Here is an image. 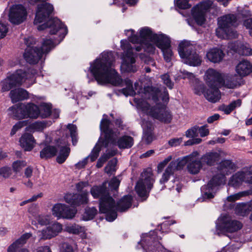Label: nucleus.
<instances>
[{"label":"nucleus","instance_id":"obj_1","mask_svg":"<svg viewBox=\"0 0 252 252\" xmlns=\"http://www.w3.org/2000/svg\"><path fill=\"white\" fill-rule=\"evenodd\" d=\"M125 33L131 42L139 43V45L134 49L127 40H121V47L124 50L121 69L124 71L135 72L137 70L135 63L136 55L134 53V50L139 52L143 49L146 52L154 53L157 46L161 50L166 62L172 60L173 54L171 48V41L166 35L161 32L154 33L148 27H144L139 30V37L134 34L132 30H126Z\"/></svg>","mask_w":252,"mask_h":252},{"label":"nucleus","instance_id":"obj_2","mask_svg":"<svg viewBox=\"0 0 252 252\" xmlns=\"http://www.w3.org/2000/svg\"><path fill=\"white\" fill-rule=\"evenodd\" d=\"M54 10L52 4L45 3L38 4L34 21V25H37L39 31L47 30L51 35H55L53 39L46 37L43 39L40 50L37 49L35 46V40L32 37L25 39L27 45L24 54L26 61L31 63L34 64L38 62L44 54L48 53L57 44H59L67 34L66 27L56 18L49 20L46 23L47 18Z\"/></svg>","mask_w":252,"mask_h":252},{"label":"nucleus","instance_id":"obj_3","mask_svg":"<svg viewBox=\"0 0 252 252\" xmlns=\"http://www.w3.org/2000/svg\"><path fill=\"white\" fill-rule=\"evenodd\" d=\"M114 57L112 52H103L98 58L90 63V70L97 83L100 85L110 84L115 86L124 87L122 93L126 96L136 94L141 86L138 82L134 84V89L132 82L128 79L123 80L118 72L113 68Z\"/></svg>","mask_w":252,"mask_h":252},{"label":"nucleus","instance_id":"obj_4","mask_svg":"<svg viewBox=\"0 0 252 252\" xmlns=\"http://www.w3.org/2000/svg\"><path fill=\"white\" fill-rule=\"evenodd\" d=\"M144 99L135 97L134 102L138 110L161 122L168 123L172 115L166 109L164 104L168 101V93L165 88L160 90L156 88L147 87L142 95Z\"/></svg>","mask_w":252,"mask_h":252},{"label":"nucleus","instance_id":"obj_5","mask_svg":"<svg viewBox=\"0 0 252 252\" xmlns=\"http://www.w3.org/2000/svg\"><path fill=\"white\" fill-rule=\"evenodd\" d=\"M106 184L105 182L100 186H94L91 189L90 192L94 198H99V211L105 214L106 220L111 222L117 217L116 210L124 212L131 206L132 198L129 195L124 196L116 206L114 199L109 196Z\"/></svg>","mask_w":252,"mask_h":252},{"label":"nucleus","instance_id":"obj_6","mask_svg":"<svg viewBox=\"0 0 252 252\" xmlns=\"http://www.w3.org/2000/svg\"><path fill=\"white\" fill-rule=\"evenodd\" d=\"M234 164L229 160L222 161L219 165V171L220 174H218L213 177L207 185L202 187V197L198 198L199 201L202 202L206 199H211L215 196L218 189V187L225 183V176L228 175L231 170H233Z\"/></svg>","mask_w":252,"mask_h":252},{"label":"nucleus","instance_id":"obj_7","mask_svg":"<svg viewBox=\"0 0 252 252\" xmlns=\"http://www.w3.org/2000/svg\"><path fill=\"white\" fill-rule=\"evenodd\" d=\"M106 117L107 116L104 115L100 122L101 136L90 155L87 157L92 162L97 158L102 147L108 148L116 145V139L118 134L111 129L110 122L107 119Z\"/></svg>","mask_w":252,"mask_h":252},{"label":"nucleus","instance_id":"obj_8","mask_svg":"<svg viewBox=\"0 0 252 252\" xmlns=\"http://www.w3.org/2000/svg\"><path fill=\"white\" fill-rule=\"evenodd\" d=\"M35 70L31 68L27 70H17L1 81L2 91H8L12 87L22 84L26 87H30L35 83Z\"/></svg>","mask_w":252,"mask_h":252},{"label":"nucleus","instance_id":"obj_9","mask_svg":"<svg viewBox=\"0 0 252 252\" xmlns=\"http://www.w3.org/2000/svg\"><path fill=\"white\" fill-rule=\"evenodd\" d=\"M8 111V115L15 119H36L39 118V106L33 103H19L10 107Z\"/></svg>","mask_w":252,"mask_h":252},{"label":"nucleus","instance_id":"obj_10","mask_svg":"<svg viewBox=\"0 0 252 252\" xmlns=\"http://www.w3.org/2000/svg\"><path fill=\"white\" fill-rule=\"evenodd\" d=\"M236 17L234 15H226L218 19V27L216 30L217 36L222 39L235 38L237 34L233 29L236 24Z\"/></svg>","mask_w":252,"mask_h":252},{"label":"nucleus","instance_id":"obj_11","mask_svg":"<svg viewBox=\"0 0 252 252\" xmlns=\"http://www.w3.org/2000/svg\"><path fill=\"white\" fill-rule=\"evenodd\" d=\"M178 52L182 62L190 66L199 65L202 62L201 58L194 50V47L189 42H181L178 47Z\"/></svg>","mask_w":252,"mask_h":252},{"label":"nucleus","instance_id":"obj_12","mask_svg":"<svg viewBox=\"0 0 252 252\" xmlns=\"http://www.w3.org/2000/svg\"><path fill=\"white\" fill-rule=\"evenodd\" d=\"M157 235V232L154 231L143 234L137 246V249L141 248L146 252H171L165 249L158 242Z\"/></svg>","mask_w":252,"mask_h":252},{"label":"nucleus","instance_id":"obj_13","mask_svg":"<svg viewBox=\"0 0 252 252\" xmlns=\"http://www.w3.org/2000/svg\"><path fill=\"white\" fill-rule=\"evenodd\" d=\"M154 181L151 170L143 171L135 188L138 196L141 197H147Z\"/></svg>","mask_w":252,"mask_h":252},{"label":"nucleus","instance_id":"obj_14","mask_svg":"<svg viewBox=\"0 0 252 252\" xmlns=\"http://www.w3.org/2000/svg\"><path fill=\"white\" fill-rule=\"evenodd\" d=\"M216 6L211 0L204 1L192 7L191 16L198 25H203L206 21V14L211 9L215 8Z\"/></svg>","mask_w":252,"mask_h":252},{"label":"nucleus","instance_id":"obj_15","mask_svg":"<svg viewBox=\"0 0 252 252\" xmlns=\"http://www.w3.org/2000/svg\"><path fill=\"white\" fill-rule=\"evenodd\" d=\"M242 224L238 221L231 220L227 215H221L216 222L217 231L220 232H232L242 228Z\"/></svg>","mask_w":252,"mask_h":252},{"label":"nucleus","instance_id":"obj_16","mask_svg":"<svg viewBox=\"0 0 252 252\" xmlns=\"http://www.w3.org/2000/svg\"><path fill=\"white\" fill-rule=\"evenodd\" d=\"M243 182L252 184V167L244 169L233 175L228 181V185L235 188L241 186Z\"/></svg>","mask_w":252,"mask_h":252},{"label":"nucleus","instance_id":"obj_17","mask_svg":"<svg viewBox=\"0 0 252 252\" xmlns=\"http://www.w3.org/2000/svg\"><path fill=\"white\" fill-rule=\"evenodd\" d=\"M52 214L58 219H71L75 217L77 210L71 208L67 205L62 203L55 204L52 208Z\"/></svg>","mask_w":252,"mask_h":252},{"label":"nucleus","instance_id":"obj_18","mask_svg":"<svg viewBox=\"0 0 252 252\" xmlns=\"http://www.w3.org/2000/svg\"><path fill=\"white\" fill-rule=\"evenodd\" d=\"M27 16V9L23 5L15 4L10 7L9 19L11 23L19 25L26 20Z\"/></svg>","mask_w":252,"mask_h":252},{"label":"nucleus","instance_id":"obj_19","mask_svg":"<svg viewBox=\"0 0 252 252\" xmlns=\"http://www.w3.org/2000/svg\"><path fill=\"white\" fill-rule=\"evenodd\" d=\"M223 74L212 69H208L205 74V80L209 87H222Z\"/></svg>","mask_w":252,"mask_h":252},{"label":"nucleus","instance_id":"obj_20","mask_svg":"<svg viewBox=\"0 0 252 252\" xmlns=\"http://www.w3.org/2000/svg\"><path fill=\"white\" fill-rule=\"evenodd\" d=\"M194 92L198 95L203 93L206 98L212 102H216L220 98V92L218 88L216 87H210V89L205 92L204 91V85L201 84L198 85L195 89Z\"/></svg>","mask_w":252,"mask_h":252},{"label":"nucleus","instance_id":"obj_21","mask_svg":"<svg viewBox=\"0 0 252 252\" xmlns=\"http://www.w3.org/2000/svg\"><path fill=\"white\" fill-rule=\"evenodd\" d=\"M63 230L62 225L58 222L55 221L43 229L40 233L41 238L49 239L58 235Z\"/></svg>","mask_w":252,"mask_h":252},{"label":"nucleus","instance_id":"obj_22","mask_svg":"<svg viewBox=\"0 0 252 252\" xmlns=\"http://www.w3.org/2000/svg\"><path fill=\"white\" fill-rule=\"evenodd\" d=\"M199 154L196 151L190 154V158L187 165V170L191 174H196L199 172L203 167V163L200 159L198 158Z\"/></svg>","mask_w":252,"mask_h":252},{"label":"nucleus","instance_id":"obj_23","mask_svg":"<svg viewBox=\"0 0 252 252\" xmlns=\"http://www.w3.org/2000/svg\"><path fill=\"white\" fill-rule=\"evenodd\" d=\"M32 236L31 233H25L19 239L10 245L7 249L8 252H18L27 243V240Z\"/></svg>","mask_w":252,"mask_h":252},{"label":"nucleus","instance_id":"obj_24","mask_svg":"<svg viewBox=\"0 0 252 252\" xmlns=\"http://www.w3.org/2000/svg\"><path fill=\"white\" fill-rule=\"evenodd\" d=\"M224 54L223 51L218 48L210 49L207 52L206 57L207 59L213 63H219L223 59Z\"/></svg>","mask_w":252,"mask_h":252},{"label":"nucleus","instance_id":"obj_25","mask_svg":"<svg viewBox=\"0 0 252 252\" xmlns=\"http://www.w3.org/2000/svg\"><path fill=\"white\" fill-rule=\"evenodd\" d=\"M19 142L25 151H30L34 148L36 141L32 134L25 133L21 137Z\"/></svg>","mask_w":252,"mask_h":252},{"label":"nucleus","instance_id":"obj_26","mask_svg":"<svg viewBox=\"0 0 252 252\" xmlns=\"http://www.w3.org/2000/svg\"><path fill=\"white\" fill-rule=\"evenodd\" d=\"M57 146L60 150L57 158V161L59 163H62L64 162L69 156L70 149L68 147L67 142L66 141L63 142L58 141Z\"/></svg>","mask_w":252,"mask_h":252},{"label":"nucleus","instance_id":"obj_27","mask_svg":"<svg viewBox=\"0 0 252 252\" xmlns=\"http://www.w3.org/2000/svg\"><path fill=\"white\" fill-rule=\"evenodd\" d=\"M235 70L240 76H246L252 72V64L247 60H242L236 66Z\"/></svg>","mask_w":252,"mask_h":252},{"label":"nucleus","instance_id":"obj_28","mask_svg":"<svg viewBox=\"0 0 252 252\" xmlns=\"http://www.w3.org/2000/svg\"><path fill=\"white\" fill-rule=\"evenodd\" d=\"M51 141L50 137H46L45 142L41 143L40 145H44V147L41 151L40 153V157L42 158H49L54 156L57 152L56 148L53 146L46 144V143H49Z\"/></svg>","mask_w":252,"mask_h":252},{"label":"nucleus","instance_id":"obj_29","mask_svg":"<svg viewBox=\"0 0 252 252\" xmlns=\"http://www.w3.org/2000/svg\"><path fill=\"white\" fill-rule=\"evenodd\" d=\"M229 47L233 50L243 56H249L252 54V50L249 44L240 43H230Z\"/></svg>","mask_w":252,"mask_h":252},{"label":"nucleus","instance_id":"obj_30","mask_svg":"<svg viewBox=\"0 0 252 252\" xmlns=\"http://www.w3.org/2000/svg\"><path fill=\"white\" fill-rule=\"evenodd\" d=\"M222 86L229 89H234L239 85V77L236 74L223 75Z\"/></svg>","mask_w":252,"mask_h":252},{"label":"nucleus","instance_id":"obj_31","mask_svg":"<svg viewBox=\"0 0 252 252\" xmlns=\"http://www.w3.org/2000/svg\"><path fill=\"white\" fill-rule=\"evenodd\" d=\"M142 126L143 129V140L147 144L150 143L153 140V135L152 130L153 128V124L149 121H143Z\"/></svg>","mask_w":252,"mask_h":252},{"label":"nucleus","instance_id":"obj_32","mask_svg":"<svg viewBox=\"0 0 252 252\" xmlns=\"http://www.w3.org/2000/svg\"><path fill=\"white\" fill-rule=\"evenodd\" d=\"M9 95L13 102H16L30 98L28 92L22 88L12 90Z\"/></svg>","mask_w":252,"mask_h":252},{"label":"nucleus","instance_id":"obj_33","mask_svg":"<svg viewBox=\"0 0 252 252\" xmlns=\"http://www.w3.org/2000/svg\"><path fill=\"white\" fill-rule=\"evenodd\" d=\"M51 123L50 122H48L44 121H37L29 126L26 127V130L30 132H41L47 126H49Z\"/></svg>","mask_w":252,"mask_h":252},{"label":"nucleus","instance_id":"obj_34","mask_svg":"<svg viewBox=\"0 0 252 252\" xmlns=\"http://www.w3.org/2000/svg\"><path fill=\"white\" fill-rule=\"evenodd\" d=\"M221 155V152L220 151L218 152H211L204 155L201 159L203 163H206L208 165H212L216 161H218Z\"/></svg>","mask_w":252,"mask_h":252},{"label":"nucleus","instance_id":"obj_35","mask_svg":"<svg viewBox=\"0 0 252 252\" xmlns=\"http://www.w3.org/2000/svg\"><path fill=\"white\" fill-rule=\"evenodd\" d=\"M190 158V154L188 156L179 158L176 160L171 161L170 163H173L172 169L175 172L176 170L183 169L189 162Z\"/></svg>","mask_w":252,"mask_h":252},{"label":"nucleus","instance_id":"obj_36","mask_svg":"<svg viewBox=\"0 0 252 252\" xmlns=\"http://www.w3.org/2000/svg\"><path fill=\"white\" fill-rule=\"evenodd\" d=\"M118 147L122 149L130 148L133 144V139L129 136H124L121 137L117 142Z\"/></svg>","mask_w":252,"mask_h":252},{"label":"nucleus","instance_id":"obj_37","mask_svg":"<svg viewBox=\"0 0 252 252\" xmlns=\"http://www.w3.org/2000/svg\"><path fill=\"white\" fill-rule=\"evenodd\" d=\"M39 118H46L49 116L51 113V105L49 103H42L39 106Z\"/></svg>","mask_w":252,"mask_h":252},{"label":"nucleus","instance_id":"obj_38","mask_svg":"<svg viewBox=\"0 0 252 252\" xmlns=\"http://www.w3.org/2000/svg\"><path fill=\"white\" fill-rule=\"evenodd\" d=\"M51 220L50 215H38L35 218V220H32V224L36 225L37 223L41 225L49 224Z\"/></svg>","mask_w":252,"mask_h":252},{"label":"nucleus","instance_id":"obj_39","mask_svg":"<svg viewBox=\"0 0 252 252\" xmlns=\"http://www.w3.org/2000/svg\"><path fill=\"white\" fill-rule=\"evenodd\" d=\"M35 252H51V251L48 246H43L38 247ZM62 252H73V249L69 245L64 243L63 245Z\"/></svg>","mask_w":252,"mask_h":252},{"label":"nucleus","instance_id":"obj_40","mask_svg":"<svg viewBox=\"0 0 252 252\" xmlns=\"http://www.w3.org/2000/svg\"><path fill=\"white\" fill-rule=\"evenodd\" d=\"M173 164V163H170L166 168L159 181L161 184H164L166 182L169 180L170 176L173 174L174 171L172 169Z\"/></svg>","mask_w":252,"mask_h":252},{"label":"nucleus","instance_id":"obj_41","mask_svg":"<svg viewBox=\"0 0 252 252\" xmlns=\"http://www.w3.org/2000/svg\"><path fill=\"white\" fill-rule=\"evenodd\" d=\"M116 153V151L112 150L111 152L106 151V153L102 155L100 158L98 159L96 166L97 168L101 167L103 164L106 161V160L110 157L114 156Z\"/></svg>","mask_w":252,"mask_h":252},{"label":"nucleus","instance_id":"obj_42","mask_svg":"<svg viewBox=\"0 0 252 252\" xmlns=\"http://www.w3.org/2000/svg\"><path fill=\"white\" fill-rule=\"evenodd\" d=\"M88 196V192H83L80 194H76L75 206L87 204L89 200Z\"/></svg>","mask_w":252,"mask_h":252},{"label":"nucleus","instance_id":"obj_43","mask_svg":"<svg viewBox=\"0 0 252 252\" xmlns=\"http://www.w3.org/2000/svg\"><path fill=\"white\" fill-rule=\"evenodd\" d=\"M251 193H252V191L250 190L243 191L228 196L227 199L228 201L234 202L243 197L248 196Z\"/></svg>","mask_w":252,"mask_h":252},{"label":"nucleus","instance_id":"obj_44","mask_svg":"<svg viewBox=\"0 0 252 252\" xmlns=\"http://www.w3.org/2000/svg\"><path fill=\"white\" fill-rule=\"evenodd\" d=\"M64 230L69 233L77 234L83 231V228L77 224H70L65 226Z\"/></svg>","mask_w":252,"mask_h":252},{"label":"nucleus","instance_id":"obj_45","mask_svg":"<svg viewBox=\"0 0 252 252\" xmlns=\"http://www.w3.org/2000/svg\"><path fill=\"white\" fill-rule=\"evenodd\" d=\"M67 128L70 132V136L72 139V144L75 145L77 142V127L73 124H68Z\"/></svg>","mask_w":252,"mask_h":252},{"label":"nucleus","instance_id":"obj_46","mask_svg":"<svg viewBox=\"0 0 252 252\" xmlns=\"http://www.w3.org/2000/svg\"><path fill=\"white\" fill-rule=\"evenodd\" d=\"M97 212V210L94 207L87 209L83 216V220H88L93 219Z\"/></svg>","mask_w":252,"mask_h":252},{"label":"nucleus","instance_id":"obj_47","mask_svg":"<svg viewBox=\"0 0 252 252\" xmlns=\"http://www.w3.org/2000/svg\"><path fill=\"white\" fill-rule=\"evenodd\" d=\"M117 160L116 158H113L109 161L105 167V172L107 174H112L115 171V166L117 164Z\"/></svg>","mask_w":252,"mask_h":252},{"label":"nucleus","instance_id":"obj_48","mask_svg":"<svg viewBox=\"0 0 252 252\" xmlns=\"http://www.w3.org/2000/svg\"><path fill=\"white\" fill-rule=\"evenodd\" d=\"M176 6L180 9H187L191 6L188 0H175Z\"/></svg>","mask_w":252,"mask_h":252},{"label":"nucleus","instance_id":"obj_49","mask_svg":"<svg viewBox=\"0 0 252 252\" xmlns=\"http://www.w3.org/2000/svg\"><path fill=\"white\" fill-rule=\"evenodd\" d=\"M198 126H195L186 131V136L188 138H194L198 136Z\"/></svg>","mask_w":252,"mask_h":252},{"label":"nucleus","instance_id":"obj_50","mask_svg":"<svg viewBox=\"0 0 252 252\" xmlns=\"http://www.w3.org/2000/svg\"><path fill=\"white\" fill-rule=\"evenodd\" d=\"M26 165V163L24 161H16L13 163V169L15 172H20L23 167Z\"/></svg>","mask_w":252,"mask_h":252},{"label":"nucleus","instance_id":"obj_51","mask_svg":"<svg viewBox=\"0 0 252 252\" xmlns=\"http://www.w3.org/2000/svg\"><path fill=\"white\" fill-rule=\"evenodd\" d=\"M161 78L163 83L166 85L170 89L173 88L174 84L171 81L169 75L168 74H165L161 76Z\"/></svg>","mask_w":252,"mask_h":252},{"label":"nucleus","instance_id":"obj_52","mask_svg":"<svg viewBox=\"0 0 252 252\" xmlns=\"http://www.w3.org/2000/svg\"><path fill=\"white\" fill-rule=\"evenodd\" d=\"M27 121H22L18 122L13 126L11 130V134L14 135V134H15V133L18 130H19L20 128L23 127L24 126L27 125Z\"/></svg>","mask_w":252,"mask_h":252},{"label":"nucleus","instance_id":"obj_53","mask_svg":"<svg viewBox=\"0 0 252 252\" xmlns=\"http://www.w3.org/2000/svg\"><path fill=\"white\" fill-rule=\"evenodd\" d=\"M64 198L66 203L75 206L76 194L67 193L64 196Z\"/></svg>","mask_w":252,"mask_h":252},{"label":"nucleus","instance_id":"obj_54","mask_svg":"<svg viewBox=\"0 0 252 252\" xmlns=\"http://www.w3.org/2000/svg\"><path fill=\"white\" fill-rule=\"evenodd\" d=\"M247 205L242 204H239L236 207V212L237 214L241 216H245L246 215Z\"/></svg>","mask_w":252,"mask_h":252},{"label":"nucleus","instance_id":"obj_55","mask_svg":"<svg viewBox=\"0 0 252 252\" xmlns=\"http://www.w3.org/2000/svg\"><path fill=\"white\" fill-rule=\"evenodd\" d=\"M183 141L182 138H174L169 140L168 142L170 147H176L180 145Z\"/></svg>","mask_w":252,"mask_h":252},{"label":"nucleus","instance_id":"obj_56","mask_svg":"<svg viewBox=\"0 0 252 252\" xmlns=\"http://www.w3.org/2000/svg\"><path fill=\"white\" fill-rule=\"evenodd\" d=\"M199 133L201 137H205L209 135V130L206 125L198 127V133Z\"/></svg>","mask_w":252,"mask_h":252},{"label":"nucleus","instance_id":"obj_57","mask_svg":"<svg viewBox=\"0 0 252 252\" xmlns=\"http://www.w3.org/2000/svg\"><path fill=\"white\" fill-rule=\"evenodd\" d=\"M120 184V181L117 178H114L109 183L110 189H116Z\"/></svg>","mask_w":252,"mask_h":252},{"label":"nucleus","instance_id":"obj_58","mask_svg":"<svg viewBox=\"0 0 252 252\" xmlns=\"http://www.w3.org/2000/svg\"><path fill=\"white\" fill-rule=\"evenodd\" d=\"M11 174V169L9 167H3L0 169V175L4 178H8Z\"/></svg>","mask_w":252,"mask_h":252},{"label":"nucleus","instance_id":"obj_59","mask_svg":"<svg viewBox=\"0 0 252 252\" xmlns=\"http://www.w3.org/2000/svg\"><path fill=\"white\" fill-rule=\"evenodd\" d=\"M7 26L3 23H0V39L5 37L8 32Z\"/></svg>","mask_w":252,"mask_h":252},{"label":"nucleus","instance_id":"obj_60","mask_svg":"<svg viewBox=\"0 0 252 252\" xmlns=\"http://www.w3.org/2000/svg\"><path fill=\"white\" fill-rule=\"evenodd\" d=\"M88 158H85L82 160L79 161L75 164L76 168L81 169L85 167L88 162Z\"/></svg>","mask_w":252,"mask_h":252},{"label":"nucleus","instance_id":"obj_61","mask_svg":"<svg viewBox=\"0 0 252 252\" xmlns=\"http://www.w3.org/2000/svg\"><path fill=\"white\" fill-rule=\"evenodd\" d=\"M89 186L88 182H81L76 184V188L78 191H81L86 187Z\"/></svg>","mask_w":252,"mask_h":252},{"label":"nucleus","instance_id":"obj_62","mask_svg":"<svg viewBox=\"0 0 252 252\" xmlns=\"http://www.w3.org/2000/svg\"><path fill=\"white\" fill-rule=\"evenodd\" d=\"M244 25L248 29H249V33L252 36V18L246 20Z\"/></svg>","mask_w":252,"mask_h":252},{"label":"nucleus","instance_id":"obj_63","mask_svg":"<svg viewBox=\"0 0 252 252\" xmlns=\"http://www.w3.org/2000/svg\"><path fill=\"white\" fill-rule=\"evenodd\" d=\"M239 15L243 17H247L250 16V11L248 9H243L239 10Z\"/></svg>","mask_w":252,"mask_h":252},{"label":"nucleus","instance_id":"obj_64","mask_svg":"<svg viewBox=\"0 0 252 252\" xmlns=\"http://www.w3.org/2000/svg\"><path fill=\"white\" fill-rule=\"evenodd\" d=\"M242 102L241 99H237L235 101H232L230 104L231 108L233 110L235 108L240 107L241 105Z\"/></svg>","mask_w":252,"mask_h":252}]
</instances>
